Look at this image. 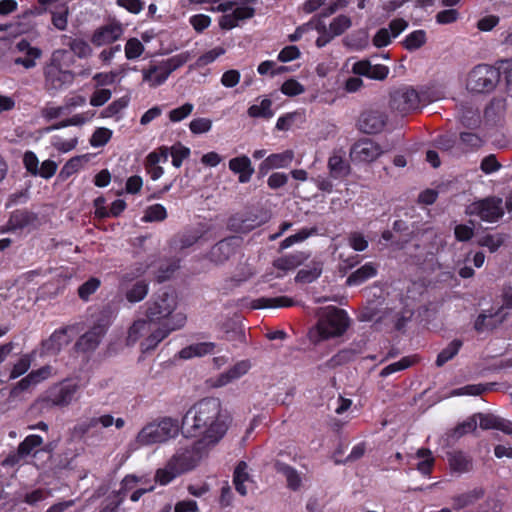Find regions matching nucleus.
Wrapping results in <instances>:
<instances>
[{"label": "nucleus", "mask_w": 512, "mask_h": 512, "mask_svg": "<svg viewBox=\"0 0 512 512\" xmlns=\"http://www.w3.org/2000/svg\"><path fill=\"white\" fill-rule=\"evenodd\" d=\"M462 346V341L455 339L449 343V345L444 348L437 356L436 365L438 367L443 366L446 362L454 358L455 355L459 352Z\"/></svg>", "instance_id": "nucleus-45"}, {"label": "nucleus", "mask_w": 512, "mask_h": 512, "mask_svg": "<svg viewBox=\"0 0 512 512\" xmlns=\"http://www.w3.org/2000/svg\"><path fill=\"white\" fill-rule=\"evenodd\" d=\"M295 303L293 299L287 296H279V297H261L253 301L252 307L255 309H263V308H279V307H291Z\"/></svg>", "instance_id": "nucleus-37"}, {"label": "nucleus", "mask_w": 512, "mask_h": 512, "mask_svg": "<svg viewBox=\"0 0 512 512\" xmlns=\"http://www.w3.org/2000/svg\"><path fill=\"white\" fill-rule=\"evenodd\" d=\"M194 110V105L192 103H185L180 107L172 109L169 114V120L173 123L180 122L186 119Z\"/></svg>", "instance_id": "nucleus-54"}, {"label": "nucleus", "mask_w": 512, "mask_h": 512, "mask_svg": "<svg viewBox=\"0 0 512 512\" xmlns=\"http://www.w3.org/2000/svg\"><path fill=\"white\" fill-rule=\"evenodd\" d=\"M16 49L23 54V56L15 59V64L22 65L26 69L35 67L36 60L42 55V51L34 46H31L30 42L22 39L16 44Z\"/></svg>", "instance_id": "nucleus-22"}, {"label": "nucleus", "mask_w": 512, "mask_h": 512, "mask_svg": "<svg viewBox=\"0 0 512 512\" xmlns=\"http://www.w3.org/2000/svg\"><path fill=\"white\" fill-rule=\"evenodd\" d=\"M484 496V490L481 487H476L465 493L456 495L452 498L453 508L456 510L463 509L467 506L473 505Z\"/></svg>", "instance_id": "nucleus-34"}, {"label": "nucleus", "mask_w": 512, "mask_h": 512, "mask_svg": "<svg viewBox=\"0 0 512 512\" xmlns=\"http://www.w3.org/2000/svg\"><path fill=\"white\" fill-rule=\"evenodd\" d=\"M229 169L238 174V181L240 183H247L250 181L254 168L252 167L251 160L245 156L235 157L229 160Z\"/></svg>", "instance_id": "nucleus-27"}, {"label": "nucleus", "mask_w": 512, "mask_h": 512, "mask_svg": "<svg viewBox=\"0 0 512 512\" xmlns=\"http://www.w3.org/2000/svg\"><path fill=\"white\" fill-rule=\"evenodd\" d=\"M388 121V115L384 110L371 108L360 114L357 128L364 134L375 135L384 131Z\"/></svg>", "instance_id": "nucleus-12"}, {"label": "nucleus", "mask_w": 512, "mask_h": 512, "mask_svg": "<svg viewBox=\"0 0 512 512\" xmlns=\"http://www.w3.org/2000/svg\"><path fill=\"white\" fill-rule=\"evenodd\" d=\"M327 166L331 177L335 179L346 177L350 172L349 164L338 153H333L329 157Z\"/></svg>", "instance_id": "nucleus-35"}, {"label": "nucleus", "mask_w": 512, "mask_h": 512, "mask_svg": "<svg viewBox=\"0 0 512 512\" xmlns=\"http://www.w3.org/2000/svg\"><path fill=\"white\" fill-rule=\"evenodd\" d=\"M190 59V53L189 52H183L180 54H177L165 61H162L163 65L171 74L173 71L178 69L179 67L183 66L188 60Z\"/></svg>", "instance_id": "nucleus-57"}, {"label": "nucleus", "mask_w": 512, "mask_h": 512, "mask_svg": "<svg viewBox=\"0 0 512 512\" xmlns=\"http://www.w3.org/2000/svg\"><path fill=\"white\" fill-rule=\"evenodd\" d=\"M112 137V131L108 128H97L90 138V145L92 147H102L108 143Z\"/></svg>", "instance_id": "nucleus-55"}, {"label": "nucleus", "mask_w": 512, "mask_h": 512, "mask_svg": "<svg viewBox=\"0 0 512 512\" xmlns=\"http://www.w3.org/2000/svg\"><path fill=\"white\" fill-rule=\"evenodd\" d=\"M349 326L347 313L334 306L322 309L317 323L320 340L341 336Z\"/></svg>", "instance_id": "nucleus-8"}, {"label": "nucleus", "mask_w": 512, "mask_h": 512, "mask_svg": "<svg viewBox=\"0 0 512 512\" xmlns=\"http://www.w3.org/2000/svg\"><path fill=\"white\" fill-rule=\"evenodd\" d=\"M305 91L302 84L295 79L285 81L281 86V92L287 96H296Z\"/></svg>", "instance_id": "nucleus-64"}, {"label": "nucleus", "mask_w": 512, "mask_h": 512, "mask_svg": "<svg viewBox=\"0 0 512 512\" xmlns=\"http://www.w3.org/2000/svg\"><path fill=\"white\" fill-rule=\"evenodd\" d=\"M224 53L225 49L223 47H216L201 55L196 61V66L204 67L214 62L219 56L223 55Z\"/></svg>", "instance_id": "nucleus-61"}, {"label": "nucleus", "mask_w": 512, "mask_h": 512, "mask_svg": "<svg viewBox=\"0 0 512 512\" xmlns=\"http://www.w3.org/2000/svg\"><path fill=\"white\" fill-rule=\"evenodd\" d=\"M216 348L214 342H199L193 343L189 346L182 348L178 352V356L181 359L189 360L194 357H203L212 354Z\"/></svg>", "instance_id": "nucleus-29"}, {"label": "nucleus", "mask_w": 512, "mask_h": 512, "mask_svg": "<svg viewBox=\"0 0 512 512\" xmlns=\"http://www.w3.org/2000/svg\"><path fill=\"white\" fill-rule=\"evenodd\" d=\"M412 364L413 359L411 357H403L401 360L384 367L380 372V376L387 377L393 373L409 368Z\"/></svg>", "instance_id": "nucleus-52"}, {"label": "nucleus", "mask_w": 512, "mask_h": 512, "mask_svg": "<svg viewBox=\"0 0 512 512\" xmlns=\"http://www.w3.org/2000/svg\"><path fill=\"white\" fill-rule=\"evenodd\" d=\"M218 8L220 11L225 12L219 21V25L222 29L227 30L238 26L241 21L250 19L255 13L254 8L246 4L234 7L233 2L222 3Z\"/></svg>", "instance_id": "nucleus-13"}, {"label": "nucleus", "mask_w": 512, "mask_h": 512, "mask_svg": "<svg viewBox=\"0 0 512 512\" xmlns=\"http://www.w3.org/2000/svg\"><path fill=\"white\" fill-rule=\"evenodd\" d=\"M274 469L277 473L282 474L287 483V487L293 491H297L302 486V478L300 473L292 466L281 462L275 461Z\"/></svg>", "instance_id": "nucleus-30"}, {"label": "nucleus", "mask_w": 512, "mask_h": 512, "mask_svg": "<svg viewBox=\"0 0 512 512\" xmlns=\"http://www.w3.org/2000/svg\"><path fill=\"white\" fill-rule=\"evenodd\" d=\"M43 444V438L39 435H28L18 446V455L20 457L28 456L33 449Z\"/></svg>", "instance_id": "nucleus-44"}, {"label": "nucleus", "mask_w": 512, "mask_h": 512, "mask_svg": "<svg viewBox=\"0 0 512 512\" xmlns=\"http://www.w3.org/2000/svg\"><path fill=\"white\" fill-rule=\"evenodd\" d=\"M71 62L70 52L65 49L55 50L43 68L44 88L55 94L69 86L75 80V73L68 69Z\"/></svg>", "instance_id": "nucleus-4"}, {"label": "nucleus", "mask_w": 512, "mask_h": 512, "mask_svg": "<svg viewBox=\"0 0 512 512\" xmlns=\"http://www.w3.org/2000/svg\"><path fill=\"white\" fill-rule=\"evenodd\" d=\"M168 155V148L161 147L159 150L148 154L146 158V166L159 165L161 162L165 163L168 160Z\"/></svg>", "instance_id": "nucleus-62"}, {"label": "nucleus", "mask_w": 512, "mask_h": 512, "mask_svg": "<svg viewBox=\"0 0 512 512\" xmlns=\"http://www.w3.org/2000/svg\"><path fill=\"white\" fill-rule=\"evenodd\" d=\"M100 286V281L97 278H90L88 281L83 283L79 289V297L83 300H87Z\"/></svg>", "instance_id": "nucleus-63"}, {"label": "nucleus", "mask_w": 512, "mask_h": 512, "mask_svg": "<svg viewBox=\"0 0 512 512\" xmlns=\"http://www.w3.org/2000/svg\"><path fill=\"white\" fill-rule=\"evenodd\" d=\"M466 213L478 216L486 222H495L504 215L503 201L498 197H487L471 203Z\"/></svg>", "instance_id": "nucleus-10"}, {"label": "nucleus", "mask_w": 512, "mask_h": 512, "mask_svg": "<svg viewBox=\"0 0 512 512\" xmlns=\"http://www.w3.org/2000/svg\"><path fill=\"white\" fill-rule=\"evenodd\" d=\"M106 324H96L89 331L83 334L77 341L79 350L88 352L97 348L102 337L106 333Z\"/></svg>", "instance_id": "nucleus-21"}, {"label": "nucleus", "mask_w": 512, "mask_h": 512, "mask_svg": "<svg viewBox=\"0 0 512 512\" xmlns=\"http://www.w3.org/2000/svg\"><path fill=\"white\" fill-rule=\"evenodd\" d=\"M70 342V338L67 334V329H59L56 330L50 337L47 339L43 346L47 352L56 353L61 350L62 347L68 345Z\"/></svg>", "instance_id": "nucleus-36"}, {"label": "nucleus", "mask_w": 512, "mask_h": 512, "mask_svg": "<svg viewBox=\"0 0 512 512\" xmlns=\"http://www.w3.org/2000/svg\"><path fill=\"white\" fill-rule=\"evenodd\" d=\"M505 235L503 234H486L478 239V245L486 247L490 252L497 251L504 243Z\"/></svg>", "instance_id": "nucleus-46"}, {"label": "nucleus", "mask_w": 512, "mask_h": 512, "mask_svg": "<svg viewBox=\"0 0 512 512\" xmlns=\"http://www.w3.org/2000/svg\"><path fill=\"white\" fill-rule=\"evenodd\" d=\"M322 273V264L320 262H312L300 269L295 277V280L300 283H311L316 280Z\"/></svg>", "instance_id": "nucleus-41"}, {"label": "nucleus", "mask_w": 512, "mask_h": 512, "mask_svg": "<svg viewBox=\"0 0 512 512\" xmlns=\"http://www.w3.org/2000/svg\"><path fill=\"white\" fill-rule=\"evenodd\" d=\"M240 243L241 239L235 236L219 241L210 250L209 259L216 264L224 263L235 253Z\"/></svg>", "instance_id": "nucleus-15"}, {"label": "nucleus", "mask_w": 512, "mask_h": 512, "mask_svg": "<svg viewBox=\"0 0 512 512\" xmlns=\"http://www.w3.org/2000/svg\"><path fill=\"white\" fill-rule=\"evenodd\" d=\"M123 31L120 23H108L95 30L91 42L97 47L113 43L121 37Z\"/></svg>", "instance_id": "nucleus-17"}, {"label": "nucleus", "mask_w": 512, "mask_h": 512, "mask_svg": "<svg viewBox=\"0 0 512 512\" xmlns=\"http://www.w3.org/2000/svg\"><path fill=\"white\" fill-rule=\"evenodd\" d=\"M143 81L148 83L150 87L162 85L169 77V72L162 62L150 65L149 68L142 70Z\"/></svg>", "instance_id": "nucleus-28"}, {"label": "nucleus", "mask_w": 512, "mask_h": 512, "mask_svg": "<svg viewBox=\"0 0 512 512\" xmlns=\"http://www.w3.org/2000/svg\"><path fill=\"white\" fill-rule=\"evenodd\" d=\"M421 98L418 92L411 87H402L391 93L389 105L392 110L406 115L417 110Z\"/></svg>", "instance_id": "nucleus-11"}, {"label": "nucleus", "mask_w": 512, "mask_h": 512, "mask_svg": "<svg viewBox=\"0 0 512 512\" xmlns=\"http://www.w3.org/2000/svg\"><path fill=\"white\" fill-rule=\"evenodd\" d=\"M32 364V355H23L13 366L10 374L11 379H16L25 374Z\"/></svg>", "instance_id": "nucleus-53"}, {"label": "nucleus", "mask_w": 512, "mask_h": 512, "mask_svg": "<svg viewBox=\"0 0 512 512\" xmlns=\"http://www.w3.org/2000/svg\"><path fill=\"white\" fill-rule=\"evenodd\" d=\"M189 129L193 134H204L212 129V120L205 117L193 119L189 123Z\"/></svg>", "instance_id": "nucleus-58"}, {"label": "nucleus", "mask_w": 512, "mask_h": 512, "mask_svg": "<svg viewBox=\"0 0 512 512\" xmlns=\"http://www.w3.org/2000/svg\"><path fill=\"white\" fill-rule=\"evenodd\" d=\"M384 150L372 139L363 138L355 142L350 149V158L355 163H372L376 161Z\"/></svg>", "instance_id": "nucleus-14"}, {"label": "nucleus", "mask_w": 512, "mask_h": 512, "mask_svg": "<svg viewBox=\"0 0 512 512\" xmlns=\"http://www.w3.org/2000/svg\"><path fill=\"white\" fill-rule=\"evenodd\" d=\"M352 71L356 75L366 76L375 80H383L388 76L389 68L385 65H371L369 61L362 60L353 64Z\"/></svg>", "instance_id": "nucleus-23"}, {"label": "nucleus", "mask_w": 512, "mask_h": 512, "mask_svg": "<svg viewBox=\"0 0 512 512\" xmlns=\"http://www.w3.org/2000/svg\"><path fill=\"white\" fill-rule=\"evenodd\" d=\"M500 72L489 65H478L468 75L466 87L474 93L491 92L498 83Z\"/></svg>", "instance_id": "nucleus-9"}, {"label": "nucleus", "mask_w": 512, "mask_h": 512, "mask_svg": "<svg viewBox=\"0 0 512 512\" xmlns=\"http://www.w3.org/2000/svg\"><path fill=\"white\" fill-rule=\"evenodd\" d=\"M152 324L148 320L138 319L128 329L127 345H134L140 338L153 331Z\"/></svg>", "instance_id": "nucleus-33"}, {"label": "nucleus", "mask_w": 512, "mask_h": 512, "mask_svg": "<svg viewBox=\"0 0 512 512\" xmlns=\"http://www.w3.org/2000/svg\"><path fill=\"white\" fill-rule=\"evenodd\" d=\"M416 457L420 460L417 464V470L423 475H429L434 465V457L431 451L421 448L416 452Z\"/></svg>", "instance_id": "nucleus-42"}, {"label": "nucleus", "mask_w": 512, "mask_h": 512, "mask_svg": "<svg viewBox=\"0 0 512 512\" xmlns=\"http://www.w3.org/2000/svg\"><path fill=\"white\" fill-rule=\"evenodd\" d=\"M426 32L424 30H415L408 34L403 40L404 47L409 50H417L426 43Z\"/></svg>", "instance_id": "nucleus-43"}, {"label": "nucleus", "mask_w": 512, "mask_h": 512, "mask_svg": "<svg viewBox=\"0 0 512 512\" xmlns=\"http://www.w3.org/2000/svg\"><path fill=\"white\" fill-rule=\"evenodd\" d=\"M247 113L252 118L270 119L274 116L272 101L268 98H263L259 104L251 105L248 108Z\"/></svg>", "instance_id": "nucleus-40"}, {"label": "nucleus", "mask_w": 512, "mask_h": 512, "mask_svg": "<svg viewBox=\"0 0 512 512\" xmlns=\"http://www.w3.org/2000/svg\"><path fill=\"white\" fill-rule=\"evenodd\" d=\"M80 384L77 381L64 380L49 387L38 399L42 409L67 407L78 399Z\"/></svg>", "instance_id": "nucleus-7"}, {"label": "nucleus", "mask_w": 512, "mask_h": 512, "mask_svg": "<svg viewBox=\"0 0 512 512\" xmlns=\"http://www.w3.org/2000/svg\"><path fill=\"white\" fill-rule=\"evenodd\" d=\"M209 451L197 441L190 445H179L166 465L156 471V481L166 485L176 477L193 470Z\"/></svg>", "instance_id": "nucleus-3"}, {"label": "nucleus", "mask_w": 512, "mask_h": 512, "mask_svg": "<svg viewBox=\"0 0 512 512\" xmlns=\"http://www.w3.org/2000/svg\"><path fill=\"white\" fill-rule=\"evenodd\" d=\"M148 266L137 263L126 269L119 279V290L129 303H138L145 299L149 292V283L141 277L146 273Z\"/></svg>", "instance_id": "nucleus-6"}, {"label": "nucleus", "mask_w": 512, "mask_h": 512, "mask_svg": "<svg viewBox=\"0 0 512 512\" xmlns=\"http://www.w3.org/2000/svg\"><path fill=\"white\" fill-rule=\"evenodd\" d=\"M351 26V19L346 15H339L329 25L331 37L338 36Z\"/></svg>", "instance_id": "nucleus-49"}, {"label": "nucleus", "mask_w": 512, "mask_h": 512, "mask_svg": "<svg viewBox=\"0 0 512 512\" xmlns=\"http://www.w3.org/2000/svg\"><path fill=\"white\" fill-rule=\"evenodd\" d=\"M167 217V211L161 204L149 206L144 214L143 220L146 222L162 221Z\"/></svg>", "instance_id": "nucleus-51"}, {"label": "nucleus", "mask_w": 512, "mask_h": 512, "mask_svg": "<svg viewBox=\"0 0 512 512\" xmlns=\"http://www.w3.org/2000/svg\"><path fill=\"white\" fill-rule=\"evenodd\" d=\"M137 482L135 476H126L122 480V487L118 493H113L109 495L103 504L102 509L99 512H118V508L121 505L126 492L132 489Z\"/></svg>", "instance_id": "nucleus-19"}, {"label": "nucleus", "mask_w": 512, "mask_h": 512, "mask_svg": "<svg viewBox=\"0 0 512 512\" xmlns=\"http://www.w3.org/2000/svg\"><path fill=\"white\" fill-rule=\"evenodd\" d=\"M477 422L482 429H497L506 434H512V422L493 414L477 413Z\"/></svg>", "instance_id": "nucleus-26"}, {"label": "nucleus", "mask_w": 512, "mask_h": 512, "mask_svg": "<svg viewBox=\"0 0 512 512\" xmlns=\"http://www.w3.org/2000/svg\"><path fill=\"white\" fill-rule=\"evenodd\" d=\"M247 468V464L244 461H241L236 466L233 475V484L235 486V489L242 496H245L247 494V487L245 483L250 481Z\"/></svg>", "instance_id": "nucleus-39"}, {"label": "nucleus", "mask_w": 512, "mask_h": 512, "mask_svg": "<svg viewBox=\"0 0 512 512\" xmlns=\"http://www.w3.org/2000/svg\"><path fill=\"white\" fill-rule=\"evenodd\" d=\"M53 369L50 365H45L37 370L31 371L27 376L22 378L13 389L15 390L25 391L28 390L32 386H36L39 383L47 380L52 376Z\"/></svg>", "instance_id": "nucleus-25"}, {"label": "nucleus", "mask_w": 512, "mask_h": 512, "mask_svg": "<svg viewBox=\"0 0 512 512\" xmlns=\"http://www.w3.org/2000/svg\"><path fill=\"white\" fill-rule=\"evenodd\" d=\"M251 369V362L249 360H240L236 362L231 368L227 371L218 375L215 379L212 380L213 387H223L226 386L238 379L242 376L246 375Z\"/></svg>", "instance_id": "nucleus-18"}, {"label": "nucleus", "mask_w": 512, "mask_h": 512, "mask_svg": "<svg viewBox=\"0 0 512 512\" xmlns=\"http://www.w3.org/2000/svg\"><path fill=\"white\" fill-rule=\"evenodd\" d=\"M349 246L358 252L364 251L368 247V240L360 232H351L348 236Z\"/></svg>", "instance_id": "nucleus-60"}, {"label": "nucleus", "mask_w": 512, "mask_h": 512, "mask_svg": "<svg viewBox=\"0 0 512 512\" xmlns=\"http://www.w3.org/2000/svg\"><path fill=\"white\" fill-rule=\"evenodd\" d=\"M460 120L464 126L474 128L480 124V114L477 110L467 108L462 111Z\"/></svg>", "instance_id": "nucleus-59"}, {"label": "nucleus", "mask_w": 512, "mask_h": 512, "mask_svg": "<svg viewBox=\"0 0 512 512\" xmlns=\"http://www.w3.org/2000/svg\"><path fill=\"white\" fill-rule=\"evenodd\" d=\"M506 316V313H502V308L484 310L475 320L474 328L478 333L491 331L499 326L506 319Z\"/></svg>", "instance_id": "nucleus-16"}, {"label": "nucleus", "mask_w": 512, "mask_h": 512, "mask_svg": "<svg viewBox=\"0 0 512 512\" xmlns=\"http://www.w3.org/2000/svg\"><path fill=\"white\" fill-rule=\"evenodd\" d=\"M477 428V416L476 414L468 417L462 423L458 424L454 429V435L459 438L468 433L475 431Z\"/></svg>", "instance_id": "nucleus-56"}, {"label": "nucleus", "mask_w": 512, "mask_h": 512, "mask_svg": "<svg viewBox=\"0 0 512 512\" xmlns=\"http://www.w3.org/2000/svg\"><path fill=\"white\" fill-rule=\"evenodd\" d=\"M125 56L128 60L139 58L144 52V45L137 38H130L125 44Z\"/></svg>", "instance_id": "nucleus-50"}, {"label": "nucleus", "mask_w": 512, "mask_h": 512, "mask_svg": "<svg viewBox=\"0 0 512 512\" xmlns=\"http://www.w3.org/2000/svg\"><path fill=\"white\" fill-rule=\"evenodd\" d=\"M294 159L292 150H285L281 153H274L267 156L259 165V172L267 174L270 170L287 168Z\"/></svg>", "instance_id": "nucleus-20"}, {"label": "nucleus", "mask_w": 512, "mask_h": 512, "mask_svg": "<svg viewBox=\"0 0 512 512\" xmlns=\"http://www.w3.org/2000/svg\"><path fill=\"white\" fill-rule=\"evenodd\" d=\"M180 432L179 421L164 416L147 422L136 434L132 445L135 449L166 444L175 439Z\"/></svg>", "instance_id": "nucleus-5"}, {"label": "nucleus", "mask_w": 512, "mask_h": 512, "mask_svg": "<svg viewBox=\"0 0 512 512\" xmlns=\"http://www.w3.org/2000/svg\"><path fill=\"white\" fill-rule=\"evenodd\" d=\"M447 462L450 471L454 474L469 473L473 470V459L463 451H451L447 453Z\"/></svg>", "instance_id": "nucleus-24"}, {"label": "nucleus", "mask_w": 512, "mask_h": 512, "mask_svg": "<svg viewBox=\"0 0 512 512\" xmlns=\"http://www.w3.org/2000/svg\"><path fill=\"white\" fill-rule=\"evenodd\" d=\"M230 416L223 410L218 398H204L188 409L182 419L183 433L198 437L199 445L209 450L225 436Z\"/></svg>", "instance_id": "nucleus-1"}, {"label": "nucleus", "mask_w": 512, "mask_h": 512, "mask_svg": "<svg viewBox=\"0 0 512 512\" xmlns=\"http://www.w3.org/2000/svg\"><path fill=\"white\" fill-rule=\"evenodd\" d=\"M145 316L153 326L157 325L140 344L143 353L154 350L173 331L183 328L187 317L176 312L177 299L174 294L163 292L146 303Z\"/></svg>", "instance_id": "nucleus-2"}, {"label": "nucleus", "mask_w": 512, "mask_h": 512, "mask_svg": "<svg viewBox=\"0 0 512 512\" xmlns=\"http://www.w3.org/2000/svg\"><path fill=\"white\" fill-rule=\"evenodd\" d=\"M376 274H377V266L372 262H368V263H365L360 268H358L356 271H354L347 278L346 283L349 286H357V285L362 284L366 280L375 277Z\"/></svg>", "instance_id": "nucleus-32"}, {"label": "nucleus", "mask_w": 512, "mask_h": 512, "mask_svg": "<svg viewBox=\"0 0 512 512\" xmlns=\"http://www.w3.org/2000/svg\"><path fill=\"white\" fill-rule=\"evenodd\" d=\"M260 225L256 216H241L236 215L229 219L228 228L229 230L236 233L246 234Z\"/></svg>", "instance_id": "nucleus-31"}, {"label": "nucleus", "mask_w": 512, "mask_h": 512, "mask_svg": "<svg viewBox=\"0 0 512 512\" xmlns=\"http://www.w3.org/2000/svg\"><path fill=\"white\" fill-rule=\"evenodd\" d=\"M316 232H317L316 228H311V229L303 228L299 232L285 238L281 242L280 247L282 249L289 248L290 246L294 245L295 243H299V242L306 240L308 237L315 234Z\"/></svg>", "instance_id": "nucleus-48"}, {"label": "nucleus", "mask_w": 512, "mask_h": 512, "mask_svg": "<svg viewBox=\"0 0 512 512\" xmlns=\"http://www.w3.org/2000/svg\"><path fill=\"white\" fill-rule=\"evenodd\" d=\"M306 259L307 256H305L304 253L299 252L278 258L274 261L273 265L282 271H289L301 265Z\"/></svg>", "instance_id": "nucleus-38"}, {"label": "nucleus", "mask_w": 512, "mask_h": 512, "mask_svg": "<svg viewBox=\"0 0 512 512\" xmlns=\"http://www.w3.org/2000/svg\"><path fill=\"white\" fill-rule=\"evenodd\" d=\"M71 52H73L79 58H87L92 54V49L90 45L79 38L71 39L66 43Z\"/></svg>", "instance_id": "nucleus-47"}]
</instances>
